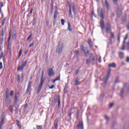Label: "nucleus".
I'll return each mask as SVG.
<instances>
[{"instance_id":"f257e3e1","label":"nucleus","mask_w":129,"mask_h":129,"mask_svg":"<svg viewBox=\"0 0 129 129\" xmlns=\"http://www.w3.org/2000/svg\"><path fill=\"white\" fill-rule=\"evenodd\" d=\"M98 15L101 19L100 21L101 25H104V22L103 21V19H104V16L103 15V12H102V10H100V11H98Z\"/></svg>"},{"instance_id":"f03ea898","label":"nucleus","mask_w":129,"mask_h":129,"mask_svg":"<svg viewBox=\"0 0 129 129\" xmlns=\"http://www.w3.org/2000/svg\"><path fill=\"white\" fill-rule=\"evenodd\" d=\"M63 43H59L56 48V53H57V54H61V53H62V51H63Z\"/></svg>"},{"instance_id":"7ed1b4c3","label":"nucleus","mask_w":129,"mask_h":129,"mask_svg":"<svg viewBox=\"0 0 129 129\" xmlns=\"http://www.w3.org/2000/svg\"><path fill=\"white\" fill-rule=\"evenodd\" d=\"M26 66H27V61H25L24 62L22 63L21 66H20L18 67V71L22 72V71H23V69H24V67H26Z\"/></svg>"},{"instance_id":"20e7f679","label":"nucleus","mask_w":129,"mask_h":129,"mask_svg":"<svg viewBox=\"0 0 129 129\" xmlns=\"http://www.w3.org/2000/svg\"><path fill=\"white\" fill-rule=\"evenodd\" d=\"M81 51H83L85 55H87L89 53V51H88V49H87V48L84 47V46L82 45L81 46Z\"/></svg>"},{"instance_id":"39448f33","label":"nucleus","mask_w":129,"mask_h":129,"mask_svg":"<svg viewBox=\"0 0 129 129\" xmlns=\"http://www.w3.org/2000/svg\"><path fill=\"white\" fill-rule=\"evenodd\" d=\"M48 71L49 76H54V75H55V73H54V70H53V69H48Z\"/></svg>"},{"instance_id":"423d86ee","label":"nucleus","mask_w":129,"mask_h":129,"mask_svg":"<svg viewBox=\"0 0 129 129\" xmlns=\"http://www.w3.org/2000/svg\"><path fill=\"white\" fill-rule=\"evenodd\" d=\"M127 37H128V34H127L124 38L123 44L122 45V48H121V50H124V48H125V45H124V44L125 43V41H126V39H127Z\"/></svg>"},{"instance_id":"0eeeda50","label":"nucleus","mask_w":129,"mask_h":129,"mask_svg":"<svg viewBox=\"0 0 129 129\" xmlns=\"http://www.w3.org/2000/svg\"><path fill=\"white\" fill-rule=\"evenodd\" d=\"M77 129H84L83 127V122H80L79 124L77 125Z\"/></svg>"},{"instance_id":"6e6552de","label":"nucleus","mask_w":129,"mask_h":129,"mask_svg":"<svg viewBox=\"0 0 129 129\" xmlns=\"http://www.w3.org/2000/svg\"><path fill=\"white\" fill-rule=\"evenodd\" d=\"M44 81H45V80L44 79V78H43V77L41 78V81H40V83L39 85L38 88H40L42 89V87L43 86V84H44Z\"/></svg>"},{"instance_id":"1a4fd4ad","label":"nucleus","mask_w":129,"mask_h":129,"mask_svg":"<svg viewBox=\"0 0 129 129\" xmlns=\"http://www.w3.org/2000/svg\"><path fill=\"white\" fill-rule=\"evenodd\" d=\"M5 119H6V117L4 116L2 117V120L0 121V129H2V126L4 125V122H5Z\"/></svg>"},{"instance_id":"9d476101","label":"nucleus","mask_w":129,"mask_h":129,"mask_svg":"<svg viewBox=\"0 0 129 129\" xmlns=\"http://www.w3.org/2000/svg\"><path fill=\"white\" fill-rule=\"evenodd\" d=\"M109 76H110V70H109V71L108 72L107 77L105 79V82H104L105 84H106V83L107 82V80H108V77H109Z\"/></svg>"},{"instance_id":"9b49d317","label":"nucleus","mask_w":129,"mask_h":129,"mask_svg":"<svg viewBox=\"0 0 129 129\" xmlns=\"http://www.w3.org/2000/svg\"><path fill=\"white\" fill-rule=\"evenodd\" d=\"M126 89H127V88H126V87H125V85H124V87L123 88L121 89V90H120L121 96H122V94H123L124 91H125V90H126Z\"/></svg>"},{"instance_id":"f8f14e48","label":"nucleus","mask_w":129,"mask_h":129,"mask_svg":"<svg viewBox=\"0 0 129 129\" xmlns=\"http://www.w3.org/2000/svg\"><path fill=\"white\" fill-rule=\"evenodd\" d=\"M108 67H109L110 68H115V67H116V64H115V63H110L108 65Z\"/></svg>"},{"instance_id":"ddd939ff","label":"nucleus","mask_w":129,"mask_h":129,"mask_svg":"<svg viewBox=\"0 0 129 129\" xmlns=\"http://www.w3.org/2000/svg\"><path fill=\"white\" fill-rule=\"evenodd\" d=\"M105 5L107 11H108V10H109V3H108V2H107V0L105 1Z\"/></svg>"},{"instance_id":"4468645a","label":"nucleus","mask_w":129,"mask_h":129,"mask_svg":"<svg viewBox=\"0 0 129 129\" xmlns=\"http://www.w3.org/2000/svg\"><path fill=\"white\" fill-rule=\"evenodd\" d=\"M15 103H17L18 102V93H15V99H14Z\"/></svg>"},{"instance_id":"2eb2a0df","label":"nucleus","mask_w":129,"mask_h":129,"mask_svg":"<svg viewBox=\"0 0 129 129\" xmlns=\"http://www.w3.org/2000/svg\"><path fill=\"white\" fill-rule=\"evenodd\" d=\"M88 43L90 48H91V47H92V46H93V43H92V41H91V39H89L88 40Z\"/></svg>"},{"instance_id":"dca6fc26","label":"nucleus","mask_w":129,"mask_h":129,"mask_svg":"<svg viewBox=\"0 0 129 129\" xmlns=\"http://www.w3.org/2000/svg\"><path fill=\"white\" fill-rule=\"evenodd\" d=\"M17 37V32L16 31H14L12 34V38L13 39H16Z\"/></svg>"},{"instance_id":"f3484780","label":"nucleus","mask_w":129,"mask_h":129,"mask_svg":"<svg viewBox=\"0 0 129 129\" xmlns=\"http://www.w3.org/2000/svg\"><path fill=\"white\" fill-rule=\"evenodd\" d=\"M5 101L6 102H9V101H11V100H9V94H6Z\"/></svg>"},{"instance_id":"a211bd4d","label":"nucleus","mask_w":129,"mask_h":129,"mask_svg":"<svg viewBox=\"0 0 129 129\" xmlns=\"http://www.w3.org/2000/svg\"><path fill=\"white\" fill-rule=\"evenodd\" d=\"M30 88H31V83L29 82L28 84L27 89L26 90V92H29L30 91Z\"/></svg>"},{"instance_id":"6ab92c4d","label":"nucleus","mask_w":129,"mask_h":129,"mask_svg":"<svg viewBox=\"0 0 129 129\" xmlns=\"http://www.w3.org/2000/svg\"><path fill=\"white\" fill-rule=\"evenodd\" d=\"M16 124L18 126L19 128H21L22 126H21V124L20 123V121L17 120L16 121Z\"/></svg>"},{"instance_id":"aec40b11","label":"nucleus","mask_w":129,"mask_h":129,"mask_svg":"<svg viewBox=\"0 0 129 129\" xmlns=\"http://www.w3.org/2000/svg\"><path fill=\"white\" fill-rule=\"evenodd\" d=\"M69 31H70V32H71V31H72V28H71V24H70V22L68 23V28Z\"/></svg>"},{"instance_id":"412c9836","label":"nucleus","mask_w":129,"mask_h":129,"mask_svg":"<svg viewBox=\"0 0 129 129\" xmlns=\"http://www.w3.org/2000/svg\"><path fill=\"white\" fill-rule=\"evenodd\" d=\"M119 56L120 58H123L124 57V54L123 52H119Z\"/></svg>"},{"instance_id":"4be33fe9","label":"nucleus","mask_w":129,"mask_h":129,"mask_svg":"<svg viewBox=\"0 0 129 129\" xmlns=\"http://www.w3.org/2000/svg\"><path fill=\"white\" fill-rule=\"evenodd\" d=\"M73 11L75 15H76V9H75V6H74V5H73Z\"/></svg>"},{"instance_id":"5701e85b","label":"nucleus","mask_w":129,"mask_h":129,"mask_svg":"<svg viewBox=\"0 0 129 129\" xmlns=\"http://www.w3.org/2000/svg\"><path fill=\"white\" fill-rule=\"evenodd\" d=\"M11 31L9 32V37L8 38V42L9 43V44H10V41H11Z\"/></svg>"},{"instance_id":"b1692460","label":"nucleus","mask_w":129,"mask_h":129,"mask_svg":"<svg viewBox=\"0 0 129 129\" xmlns=\"http://www.w3.org/2000/svg\"><path fill=\"white\" fill-rule=\"evenodd\" d=\"M69 10H70V16H72V11H71V5H69Z\"/></svg>"},{"instance_id":"393cba45","label":"nucleus","mask_w":129,"mask_h":129,"mask_svg":"<svg viewBox=\"0 0 129 129\" xmlns=\"http://www.w3.org/2000/svg\"><path fill=\"white\" fill-rule=\"evenodd\" d=\"M61 23L62 26H64L65 23V20H64V19H61Z\"/></svg>"},{"instance_id":"a878e982","label":"nucleus","mask_w":129,"mask_h":129,"mask_svg":"<svg viewBox=\"0 0 129 129\" xmlns=\"http://www.w3.org/2000/svg\"><path fill=\"white\" fill-rule=\"evenodd\" d=\"M31 38H32V34H30L29 37H27V38L26 39V41H29L30 39H31Z\"/></svg>"},{"instance_id":"bb28decb","label":"nucleus","mask_w":129,"mask_h":129,"mask_svg":"<svg viewBox=\"0 0 129 129\" xmlns=\"http://www.w3.org/2000/svg\"><path fill=\"white\" fill-rule=\"evenodd\" d=\"M36 128L37 129H43V127L42 126V125H37Z\"/></svg>"},{"instance_id":"cd10ccee","label":"nucleus","mask_w":129,"mask_h":129,"mask_svg":"<svg viewBox=\"0 0 129 129\" xmlns=\"http://www.w3.org/2000/svg\"><path fill=\"white\" fill-rule=\"evenodd\" d=\"M6 22V19H4L2 21V26H4L5 25V22Z\"/></svg>"},{"instance_id":"c85d7f7f","label":"nucleus","mask_w":129,"mask_h":129,"mask_svg":"<svg viewBox=\"0 0 129 129\" xmlns=\"http://www.w3.org/2000/svg\"><path fill=\"white\" fill-rule=\"evenodd\" d=\"M67 87L66 86H65L64 88V93H67Z\"/></svg>"},{"instance_id":"c756f323","label":"nucleus","mask_w":129,"mask_h":129,"mask_svg":"<svg viewBox=\"0 0 129 129\" xmlns=\"http://www.w3.org/2000/svg\"><path fill=\"white\" fill-rule=\"evenodd\" d=\"M17 80L18 81V82H20V80H21V78L20 77V75H18L17 77Z\"/></svg>"},{"instance_id":"7c9ffc66","label":"nucleus","mask_w":129,"mask_h":129,"mask_svg":"<svg viewBox=\"0 0 129 129\" xmlns=\"http://www.w3.org/2000/svg\"><path fill=\"white\" fill-rule=\"evenodd\" d=\"M23 51L22 50V49H21L19 51V57H21V55H22V53Z\"/></svg>"},{"instance_id":"2f4dec72","label":"nucleus","mask_w":129,"mask_h":129,"mask_svg":"<svg viewBox=\"0 0 129 129\" xmlns=\"http://www.w3.org/2000/svg\"><path fill=\"white\" fill-rule=\"evenodd\" d=\"M75 83L76 85H79V84H80V83H79V82L77 80L75 81Z\"/></svg>"},{"instance_id":"473e14b6","label":"nucleus","mask_w":129,"mask_h":129,"mask_svg":"<svg viewBox=\"0 0 129 129\" xmlns=\"http://www.w3.org/2000/svg\"><path fill=\"white\" fill-rule=\"evenodd\" d=\"M42 89L40 88H38V89H37V94H39V93L40 92V91H41V90Z\"/></svg>"},{"instance_id":"72a5a7b5","label":"nucleus","mask_w":129,"mask_h":129,"mask_svg":"<svg viewBox=\"0 0 129 129\" xmlns=\"http://www.w3.org/2000/svg\"><path fill=\"white\" fill-rule=\"evenodd\" d=\"M34 44H35V43L34 42H32V43L29 44V47L31 48V47H33V46H34Z\"/></svg>"},{"instance_id":"f704fd0d","label":"nucleus","mask_w":129,"mask_h":129,"mask_svg":"<svg viewBox=\"0 0 129 129\" xmlns=\"http://www.w3.org/2000/svg\"><path fill=\"white\" fill-rule=\"evenodd\" d=\"M109 31H110V29L109 28V27H107L106 32L107 33V34H108V33H109Z\"/></svg>"},{"instance_id":"c9c22d12","label":"nucleus","mask_w":129,"mask_h":129,"mask_svg":"<svg viewBox=\"0 0 129 129\" xmlns=\"http://www.w3.org/2000/svg\"><path fill=\"white\" fill-rule=\"evenodd\" d=\"M53 17H54V19H56V18H57V13L56 12L54 13Z\"/></svg>"},{"instance_id":"e433bc0d","label":"nucleus","mask_w":129,"mask_h":129,"mask_svg":"<svg viewBox=\"0 0 129 129\" xmlns=\"http://www.w3.org/2000/svg\"><path fill=\"white\" fill-rule=\"evenodd\" d=\"M10 96H13V95H14V91H11L10 92Z\"/></svg>"},{"instance_id":"4c0bfd02","label":"nucleus","mask_w":129,"mask_h":129,"mask_svg":"<svg viewBox=\"0 0 129 129\" xmlns=\"http://www.w3.org/2000/svg\"><path fill=\"white\" fill-rule=\"evenodd\" d=\"M110 35H111V39L113 38V37H114V34L111 32Z\"/></svg>"},{"instance_id":"58836bf2","label":"nucleus","mask_w":129,"mask_h":129,"mask_svg":"<svg viewBox=\"0 0 129 129\" xmlns=\"http://www.w3.org/2000/svg\"><path fill=\"white\" fill-rule=\"evenodd\" d=\"M0 42H1V45H2L3 44V42H4V38H1Z\"/></svg>"},{"instance_id":"ea45409f","label":"nucleus","mask_w":129,"mask_h":129,"mask_svg":"<svg viewBox=\"0 0 129 129\" xmlns=\"http://www.w3.org/2000/svg\"><path fill=\"white\" fill-rule=\"evenodd\" d=\"M0 69H3V62H0Z\"/></svg>"},{"instance_id":"a19ab883","label":"nucleus","mask_w":129,"mask_h":129,"mask_svg":"<svg viewBox=\"0 0 129 129\" xmlns=\"http://www.w3.org/2000/svg\"><path fill=\"white\" fill-rule=\"evenodd\" d=\"M98 61L99 63H101V56H99Z\"/></svg>"},{"instance_id":"79ce46f5","label":"nucleus","mask_w":129,"mask_h":129,"mask_svg":"<svg viewBox=\"0 0 129 129\" xmlns=\"http://www.w3.org/2000/svg\"><path fill=\"white\" fill-rule=\"evenodd\" d=\"M104 117L105 119H106V120H107V121H108V116H107V115H105Z\"/></svg>"},{"instance_id":"37998d69","label":"nucleus","mask_w":129,"mask_h":129,"mask_svg":"<svg viewBox=\"0 0 129 129\" xmlns=\"http://www.w3.org/2000/svg\"><path fill=\"white\" fill-rule=\"evenodd\" d=\"M58 128V125L57 124H55L54 125V129H57Z\"/></svg>"},{"instance_id":"c03bdc74","label":"nucleus","mask_w":129,"mask_h":129,"mask_svg":"<svg viewBox=\"0 0 129 129\" xmlns=\"http://www.w3.org/2000/svg\"><path fill=\"white\" fill-rule=\"evenodd\" d=\"M113 106V103H111L109 105V108H111Z\"/></svg>"},{"instance_id":"a18cd8bd","label":"nucleus","mask_w":129,"mask_h":129,"mask_svg":"<svg viewBox=\"0 0 129 129\" xmlns=\"http://www.w3.org/2000/svg\"><path fill=\"white\" fill-rule=\"evenodd\" d=\"M4 29H2V36L4 37Z\"/></svg>"},{"instance_id":"49530a36","label":"nucleus","mask_w":129,"mask_h":129,"mask_svg":"<svg viewBox=\"0 0 129 129\" xmlns=\"http://www.w3.org/2000/svg\"><path fill=\"white\" fill-rule=\"evenodd\" d=\"M3 7H4V4L3 3H1L0 4V8H3Z\"/></svg>"},{"instance_id":"de8ad7c7","label":"nucleus","mask_w":129,"mask_h":129,"mask_svg":"<svg viewBox=\"0 0 129 129\" xmlns=\"http://www.w3.org/2000/svg\"><path fill=\"white\" fill-rule=\"evenodd\" d=\"M54 86L53 85H51V87H49L50 89H53L54 88Z\"/></svg>"},{"instance_id":"09e8293b","label":"nucleus","mask_w":129,"mask_h":129,"mask_svg":"<svg viewBox=\"0 0 129 129\" xmlns=\"http://www.w3.org/2000/svg\"><path fill=\"white\" fill-rule=\"evenodd\" d=\"M101 28H102V29H104V24L101 25Z\"/></svg>"},{"instance_id":"8fccbe9b","label":"nucleus","mask_w":129,"mask_h":129,"mask_svg":"<svg viewBox=\"0 0 129 129\" xmlns=\"http://www.w3.org/2000/svg\"><path fill=\"white\" fill-rule=\"evenodd\" d=\"M55 80H57V81L60 80V77H58L56 79H55Z\"/></svg>"},{"instance_id":"3c124183","label":"nucleus","mask_w":129,"mask_h":129,"mask_svg":"<svg viewBox=\"0 0 129 129\" xmlns=\"http://www.w3.org/2000/svg\"><path fill=\"white\" fill-rule=\"evenodd\" d=\"M126 62H129V57L128 56L127 57V58L126 59Z\"/></svg>"},{"instance_id":"603ef678","label":"nucleus","mask_w":129,"mask_h":129,"mask_svg":"<svg viewBox=\"0 0 129 129\" xmlns=\"http://www.w3.org/2000/svg\"><path fill=\"white\" fill-rule=\"evenodd\" d=\"M118 82H119V81H118V79H117L116 80V81H115V83H118Z\"/></svg>"},{"instance_id":"864d4df0","label":"nucleus","mask_w":129,"mask_h":129,"mask_svg":"<svg viewBox=\"0 0 129 129\" xmlns=\"http://www.w3.org/2000/svg\"><path fill=\"white\" fill-rule=\"evenodd\" d=\"M24 107L25 108H27L28 107V104H25Z\"/></svg>"},{"instance_id":"5fc2aeb1","label":"nucleus","mask_w":129,"mask_h":129,"mask_svg":"<svg viewBox=\"0 0 129 129\" xmlns=\"http://www.w3.org/2000/svg\"><path fill=\"white\" fill-rule=\"evenodd\" d=\"M120 40V36L119 35L118 36V42H119Z\"/></svg>"},{"instance_id":"6e6d98bb","label":"nucleus","mask_w":129,"mask_h":129,"mask_svg":"<svg viewBox=\"0 0 129 129\" xmlns=\"http://www.w3.org/2000/svg\"><path fill=\"white\" fill-rule=\"evenodd\" d=\"M78 73H79V70H77L76 71V75H77V74H78Z\"/></svg>"},{"instance_id":"4d7b16f0","label":"nucleus","mask_w":129,"mask_h":129,"mask_svg":"<svg viewBox=\"0 0 129 129\" xmlns=\"http://www.w3.org/2000/svg\"><path fill=\"white\" fill-rule=\"evenodd\" d=\"M76 55H78L79 54V51L77 50L76 52Z\"/></svg>"},{"instance_id":"13d9d810","label":"nucleus","mask_w":129,"mask_h":129,"mask_svg":"<svg viewBox=\"0 0 129 129\" xmlns=\"http://www.w3.org/2000/svg\"><path fill=\"white\" fill-rule=\"evenodd\" d=\"M10 110H11V111H13V107L12 106L10 107Z\"/></svg>"},{"instance_id":"bf43d9fd","label":"nucleus","mask_w":129,"mask_h":129,"mask_svg":"<svg viewBox=\"0 0 129 129\" xmlns=\"http://www.w3.org/2000/svg\"><path fill=\"white\" fill-rule=\"evenodd\" d=\"M3 58V53L2 55L0 56V59H1Z\"/></svg>"},{"instance_id":"052dcab7","label":"nucleus","mask_w":129,"mask_h":129,"mask_svg":"<svg viewBox=\"0 0 129 129\" xmlns=\"http://www.w3.org/2000/svg\"><path fill=\"white\" fill-rule=\"evenodd\" d=\"M57 80H56V79L54 80H53V83H55V81H57Z\"/></svg>"},{"instance_id":"680f3d73","label":"nucleus","mask_w":129,"mask_h":129,"mask_svg":"<svg viewBox=\"0 0 129 129\" xmlns=\"http://www.w3.org/2000/svg\"><path fill=\"white\" fill-rule=\"evenodd\" d=\"M32 13H33V9H31V10L30 11V14H32Z\"/></svg>"},{"instance_id":"e2e57ef3","label":"nucleus","mask_w":129,"mask_h":129,"mask_svg":"<svg viewBox=\"0 0 129 129\" xmlns=\"http://www.w3.org/2000/svg\"><path fill=\"white\" fill-rule=\"evenodd\" d=\"M114 3H116L117 2V0H113Z\"/></svg>"},{"instance_id":"0e129e2a","label":"nucleus","mask_w":129,"mask_h":129,"mask_svg":"<svg viewBox=\"0 0 129 129\" xmlns=\"http://www.w3.org/2000/svg\"><path fill=\"white\" fill-rule=\"evenodd\" d=\"M0 13H2V7H0Z\"/></svg>"},{"instance_id":"69168bd1","label":"nucleus","mask_w":129,"mask_h":129,"mask_svg":"<svg viewBox=\"0 0 129 129\" xmlns=\"http://www.w3.org/2000/svg\"><path fill=\"white\" fill-rule=\"evenodd\" d=\"M22 78H23V79H24V75H22L21 76Z\"/></svg>"},{"instance_id":"338daca9","label":"nucleus","mask_w":129,"mask_h":129,"mask_svg":"<svg viewBox=\"0 0 129 129\" xmlns=\"http://www.w3.org/2000/svg\"><path fill=\"white\" fill-rule=\"evenodd\" d=\"M69 116H71V113H69Z\"/></svg>"},{"instance_id":"774afa93","label":"nucleus","mask_w":129,"mask_h":129,"mask_svg":"<svg viewBox=\"0 0 129 129\" xmlns=\"http://www.w3.org/2000/svg\"><path fill=\"white\" fill-rule=\"evenodd\" d=\"M58 105H60V101L58 100Z\"/></svg>"}]
</instances>
